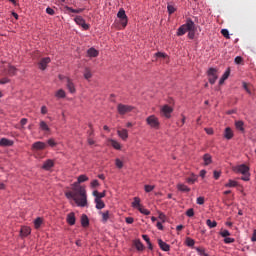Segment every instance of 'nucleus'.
I'll return each instance as SVG.
<instances>
[{
	"label": "nucleus",
	"mask_w": 256,
	"mask_h": 256,
	"mask_svg": "<svg viewBox=\"0 0 256 256\" xmlns=\"http://www.w3.org/2000/svg\"><path fill=\"white\" fill-rule=\"evenodd\" d=\"M67 199H73L78 207H87V190L85 187H76L72 191L66 192Z\"/></svg>",
	"instance_id": "1"
},
{
	"label": "nucleus",
	"mask_w": 256,
	"mask_h": 256,
	"mask_svg": "<svg viewBox=\"0 0 256 256\" xmlns=\"http://www.w3.org/2000/svg\"><path fill=\"white\" fill-rule=\"evenodd\" d=\"M195 22L191 20V18H188L186 20V23L180 26L177 30V36L178 37H183L187 31H195Z\"/></svg>",
	"instance_id": "2"
},
{
	"label": "nucleus",
	"mask_w": 256,
	"mask_h": 256,
	"mask_svg": "<svg viewBox=\"0 0 256 256\" xmlns=\"http://www.w3.org/2000/svg\"><path fill=\"white\" fill-rule=\"evenodd\" d=\"M232 170L234 171V173H240L241 175H243L241 177V180L242 181H249V177H250V174H249V166L245 165V164H241V165H238V166H234L232 168Z\"/></svg>",
	"instance_id": "3"
},
{
	"label": "nucleus",
	"mask_w": 256,
	"mask_h": 256,
	"mask_svg": "<svg viewBox=\"0 0 256 256\" xmlns=\"http://www.w3.org/2000/svg\"><path fill=\"white\" fill-rule=\"evenodd\" d=\"M146 123L151 127V129H159L160 127V122L159 118L155 115H150L149 117L146 118Z\"/></svg>",
	"instance_id": "4"
},
{
	"label": "nucleus",
	"mask_w": 256,
	"mask_h": 256,
	"mask_svg": "<svg viewBox=\"0 0 256 256\" xmlns=\"http://www.w3.org/2000/svg\"><path fill=\"white\" fill-rule=\"evenodd\" d=\"M117 111L119 115H127V113H131V111H133V106L118 104Z\"/></svg>",
	"instance_id": "5"
},
{
	"label": "nucleus",
	"mask_w": 256,
	"mask_h": 256,
	"mask_svg": "<svg viewBox=\"0 0 256 256\" xmlns=\"http://www.w3.org/2000/svg\"><path fill=\"white\" fill-rule=\"evenodd\" d=\"M208 74V81L209 83H211V85H215V82L218 79V75H217V69L215 68H210L207 72Z\"/></svg>",
	"instance_id": "6"
},
{
	"label": "nucleus",
	"mask_w": 256,
	"mask_h": 256,
	"mask_svg": "<svg viewBox=\"0 0 256 256\" xmlns=\"http://www.w3.org/2000/svg\"><path fill=\"white\" fill-rule=\"evenodd\" d=\"M117 17L118 19H120V23L122 27L124 28L127 27V22H128L127 14H125V10L123 8L118 11Z\"/></svg>",
	"instance_id": "7"
},
{
	"label": "nucleus",
	"mask_w": 256,
	"mask_h": 256,
	"mask_svg": "<svg viewBox=\"0 0 256 256\" xmlns=\"http://www.w3.org/2000/svg\"><path fill=\"white\" fill-rule=\"evenodd\" d=\"M172 113H173V108L169 105H164L161 108V115H162V117H165L166 119H170Z\"/></svg>",
	"instance_id": "8"
},
{
	"label": "nucleus",
	"mask_w": 256,
	"mask_h": 256,
	"mask_svg": "<svg viewBox=\"0 0 256 256\" xmlns=\"http://www.w3.org/2000/svg\"><path fill=\"white\" fill-rule=\"evenodd\" d=\"M74 21H75V23H76L77 25H80V27L83 28L84 31L89 30V24H87V23L85 22V19H83V17H81V16H76V17L74 18Z\"/></svg>",
	"instance_id": "9"
},
{
	"label": "nucleus",
	"mask_w": 256,
	"mask_h": 256,
	"mask_svg": "<svg viewBox=\"0 0 256 256\" xmlns=\"http://www.w3.org/2000/svg\"><path fill=\"white\" fill-rule=\"evenodd\" d=\"M47 149V144L45 142L37 141L32 144V151H43Z\"/></svg>",
	"instance_id": "10"
},
{
	"label": "nucleus",
	"mask_w": 256,
	"mask_h": 256,
	"mask_svg": "<svg viewBox=\"0 0 256 256\" xmlns=\"http://www.w3.org/2000/svg\"><path fill=\"white\" fill-rule=\"evenodd\" d=\"M3 73L9 75V77H14V75H17V68L8 64L7 68H4Z\"/></svg>",
	"instance_id": "11"
},
{
	"label": "nucleus",
	"mask_w": 256,
	"mask_h": 256,
	"mask_svg": "<svg viewBox=\"0 0 256 256\" xmlns=\"http://www.w3.org/2000/svg\"><path fill=\"white\" fill-rule=\"evenodd\" d=\"M48 63H51V58L49 57L42 58L38 63L39 69H41V71H45V69H47Z\"/></svg>",
	"instance_id": "12"
},
{
	"label": "nucleus",
	"mask_w": 256,
	"mask_h": 256,
	"mask_svg": "<svg viewBox=\"0 0 256 256\" xmlns=\"http://www.w3.org/2000/svg\"><path fill=\"white\" fill-rule=\"evenodd\" d=\"M77 221V218L75 217V213L74 212H70L69 214H67V217H66V222L68 223V225H75Z\"/></svg>",
	"instance_id": "13"
},
{
	"label": "nucleus",
	"mask_w": 256,
	"mask_h": 256,
	"mask_svg": "<svg viewBox=\"0 0 256 256\" xmlns=\"http://www.w3.org/2000/svg\"><path fill=\"white\" fill-rule=\"evenodd\" d=\"M117 134L122 141H127V139H129V132L127 129L118 130Z\"/></svg>",
	"instance_id": "14"
},
{
	"label": "nucleus",
	"mask_w": 256,
	"mask_h": 256,
	"mask_svg": "<svg viewBox=\"0 0 256 256\" xmlns=\"http://www.w3.org/2000/svg\"><path fill=\"white\" fill-rule=\"evenodd\" d=\"M39 129L40 131H44V133H49V131H51V128H49V125L44 120H40Z\"/></svg>",
	"instance_id": "15"
},
{
	"label": "nucleus",
	"mask_w": 256,
	"mask_h": 256,
	"mask_svg": "<svg viewBox=\"0 0 256 256\" xmlns=\"http://www.w3.org/2000/svg\"><path fill=\"white\" fill-rule=\"evenodd\" d=\"M0 147H13V140L2 138L0 140Z\"/></svg>",
	"instance_id": "16"
},
{
	"label": "nucleus",
	"mask_w": 256,
	"mask_h": 256,
	"mask_svg": "<svg viewBox=\"0 0 256 256\" xmlns=\"http://www.w3.org/2000/svg\"><path fill=\"white\" fill-rule=\"evenodd\" d=\"M55 162H53V160L48 159L44 162L42 169H44L45 171H49V169H51L52 167H54Z\"/></svg>",
	"instance_id": "17"
},
{
	"label": "nucleus",
	"mask_w": 256,
	"mask_h": 256,
	"mask_svg": "<svg viewBox=\"0 0 256 256\" xmlns=\"http://www.w3.org/2000/svg\"><path fill=\"white\" fill-rule=\"evenodd\" d=\"M158 245L162 251H170L171 249V246L161 239H158Z\"/></svg>",
	"instance_id": "18"
},
{
	"label": "nucleus",
	"mask_w": 256,
	"mask_h": 256,
	"mask_svg": "<svg viewBox=\"0 0 256 256\" xmlns=\"http://www.w3.org/2000/svg\"><path fill=\"white\" fill-rule=\"evenodd\" d=\"M66 11H67L68 15H71L73 13H77V14L83 13V11H85V9H83V8L73 9L69 6H66Z\"/></svg>",
	"instance_id": "19"
},
{
	"label": "nucleus",
	"mask_w": 256,
	"mask_h": 256,
	"mask_svg": "<svg viewBox=\"0 0 256 256\" xmlns=\"http://www.w3.org/2000/svg\"><path fill=\"white\" fill-rule=\"evenodd\" d=\"M21 237H27L28 235H31V228L27 226H23L20 230Z\"/></svg>",
	"instance_id": "20"
},
{
	"label": "nucleus",
	"mask_w": 256,
	"mask_h": 256,
	"mask_svg": "<svg viewBox=\"0 0 256 256\" xmlns=\"http://www.w3.org/2000/svg\"><path fill=\"white\" fill-rule=\"evenodd\" d=\"M67 81V89L70 93H75L76 89H75V84H73V81H71V79L66 78Z\"/></svg>",
	"instance_id": "21"
},
{
	"label": "nucleus",
	"mask_w": 256,
	"mask_h": 256,
	"mask_svg": "<svg viewBox=\"0 0 256 256\" xmlns=\"http://www.w3.org/2000/svg\"><path fill=\"white\" fill-rule=\"evenodd\" d=\"M99 214L102 216V223H107V221H109V218L111 217V213L109 211H100Z\"/></svg>",
	"instance_id": "22"
},
{
	"label": "nucleus",
	"mask_w": 256,
	"mask_h": 256,
	"mask_svg": "<svg viewBox=\"0 0 256 256\" xmlns=\"http://www.w3.org/2000/svg\"><path fill=\"white\" fill-rule=\"evenodd\" d=\"M132 207L138 210L143 207V205H141V199L139 197H134V201L132 202Z\"/></svg>",
	"instance_id": "23"
},
{
	"label": "nucleus",
	"mask_w": 256,
	"mask_h": 256,
	"mask_svg": "<svg viewBox=\"0 0 256 256\" xmlns=\"http://www.w3.org/2000/svg\"><path fill=\"white\" fill-rule=\"evenodd\" d=\"M91 77H93V72H91V68L86 67L84 69V79H86V81H89Z\"/></svg>",
	"instance_id": "24"
},
{
	"label": "nucleus",
	"mask_w": 256,
	"mask_h": 256,
	"mask_svg": "<svg viewBox=\"0 0 256 256\" xmlns=\"http://www.w3.org/2000/svg\"><path fill=\"white\" fill-rule=\"evenodd\" d=\"M177 189H178V191H182L183 193H189V191H191V188H189V187H187V185L181 184V183H179L177 185Z\"/></svg>",
	"instance_id": "25"
},
{
	"label": "nucleus",
	"mask_w": 256,
	"mask_h": 256,
	"mask_svg": "<svg viewBox=\"0 0 256 256\" xmlns=\"http://www.w3.org/2000/svg\"><path fill=\"white\" fill-rule=\"evenodd\" d=\"M109 143H110V145L114 148V149H116V150H121V143H119L118 141H116V140H114V139H110L109 140Z\"/></svg>",
	"instance_id": "26"
},
{
	"label": "nucleus",
	"mask_w": 256,
	"mask_h": 256,
	"mask_svg": "<svg viewBox=\"0 0 256 256\" xmlns=\"http://www.w3.org/2000/svg\"><path fill=\"white\" fill-rule=\"evenodd\" d=\"M81 225L82 227H89V217H87L85 214L81 216Z\"/></svg>",
	"instance_id": "27"
},
{
	"label": "nucleus",
	"mask_w": 256,
	"mask_h": 256,
	"mask_svg": "<svg viewBox=\"0 0 256 256\" xmlns=\"http://www.w3.org/2000/svg\"><path fill=\"white\" fill-rule=\"evenodd\" d=\"M224 137L225 139H233V130H231V128H226L225 132H224Z\"/></svg>",
	"instance_id": "28"
},
{
	"label": "nucleus",
	"mask_w": 256,
	"mask_h": 256,
	"mask_svg": "<svg viewBox=\"0 0 256 256\" xmlns=\"http://www.w3.org/2000/svg\"><path fill=\"white\" fill-rule=\"evenodd\" d=\"M88 57H99V51H97L95 48H90L87 51Z\"/></svg>",
	"instance_id": "29"
},
{
	"label": "nucleus",
	"mask_w": 256,
	"mask_h": 256,
	"mask_svg": "<svg viewBox=\"0 0 256 256\" xmlns=\"http://www.w3.org/2000/svg\"><path fill=\"white\" fill-rule=\"evenodd\" d=\"M134 246L136 247L137 251H143L145 249V246L141 242V240H135Z\"/></svg>",
	"instance_id": "30"
},
{
	"label": "nucleus",
	"mask_w": 256,
	"mask_h": 256,
	"mask_svg": "<svg viewBox=\"0 0 256 256\" xmlns=\"http://www.w3.org/2000/svg\"><path fill=\"white\" fill-rule=\"evenodd\" d=\"M96 209H105V202L99 198H95Z\"/></svg>",
	"instance_id": "31"
},
{
	"label": "nucleus",
	"mask_w": 256,
	"mask_h": 256,
	"mask_svg": "<svg viewBox=\"0 0 256 256\" xmlns=\"http://www.w3.org/2000/svg\"><path fill=\"white\" fill-rule=\"evenodd\" d=\"M197 179H198L197 175L191 174L190 177L186 178V183H188L189 185H193V183H195Z\"/></svg>",
	"instance_id": "32"
},
{
	"label": "nucleus",
	"mask_w": 256,
	"mask_h": 256,
	"mask_svg": "<svg viewBox=\"0 0 256 256\" xmlns=\"http://www.w3.org/2000/svg\"><path fill=\"white\" fill-rule=\"evenodd\" d=\"M239 185V182L238 181H235V180H228V183H226L224 185V187H228V188H231V187H237Z\"/></svg>",
	"instance_id": "33"
},
{
	"label": "nucleus",
	"mask_w": 256,
	"mask_h": 256,
	"mask_svg": "<svg viewBox=\"0 0 256 256\" xmlns=\"http://www.w3.org/2000/svg\"><path fill=\"white\" fill-rule=\"evenodd\" d=\"M203 161H204V165H211V163L213 162L209 154H204Z\"/></svg>",
	"instance_id": "34"
},
{
	"label": "nucleus",
	"mask_w": 256,
	"mask_h": 256,
	"mask_svg": "<svg viewBox=\"0 0 256 256\" xmlns=\"http://www.w3.org/2000/svg\"><path fill=\"white\" fill-rule=\"evenodd\" d=\"M55 97H57V99H65L66 94H65V90L60 89L55 93Z\"/></svg>",
	"instance_id": "35"
},
{
	"label": "nucleus",
	"mask_w": 256,
	"mask_h": 256,
	"mask_svg": "<svg viewBox=\"0 0 256 256\" xmlns=\"http://www.w3.org/2000/svg\"><path fill=\"white\" fill-rule=\"evenodd\" d=\"M206 225L210 228V229H215V227H217V221H211V219H207L206 220Z\"/></svg>",
	"instance_id": "36"
},
{
	"label": "nucleus",
	"mask_w": 256,
	"mask_h": 256,
	"mask_svg": "<svg viewBox=\"0 0 256 256\" xmlns=\"http://www.w3.org/2000/svg\"><path fill=\"white\" fill-rule=\"evenodd\" d=\"M245 124L243 123V121H236L235 122V127L236 129H238V131H245V128L243 127Z\"/></svg>",
	"instance_id": "37"
},
{
	"label": "nucleus",
	"mask_w": 256,
	"mask_h": 256,
	"mask_svg": "<svg viewBox=\"0 0 256 256\" xmlns=\"http://www.w3.org/2000/svg\"><path fill=\"white\" fill-rule=\"evenodd\" d=\"M94 197H96V199H103V197H105V192H101L99 193V191L95 190L93 192Z\"/></svg>",
	"instance_id": "38"
},
{
	"label": "nucleus",
	"mask_w": 256,
	"mask_h": 256,
	"mask_svg": "<svg viewBox=\"0 0 256 256\" xmlns=\"http://www.w3.org/2000/svg\"><path fill=\"white\" fill-rule=\"evenodd\" d=\"M85 181H89V177H87V175L82 174L78 177V183H85Z\"/></svg>",
	"instance_id": "39"
},
{
	"label": "nucleus",
	"mask_w": 256,
	"mask_h": 256,
	"mask_svg": "<svg viewBox=\"0 0 256 256\" xmlns=\"http://www.w3.org/2000/svg\"><path fill=\"white\" fill-rule=\"evenodd\" d=\"M42 224H43V219H41V218H37V219L34 221V225H35V228H36V229H39V227H41Z\"/></svg>",
	"instance_id": "40"
},
{
	"label": "nucleus",
	"mask_w": 256,
	"mask_h": 256,
	"mask_svg": "<svg viewBox=\"0 0 256 256\" xmlns=\"http://www.w3.org/2000/svg\"><path fill=\"white\" fill-rule=\"evenodd\" d=\"M167 9H168L169 15H173V13H175V11H177V8H175V6L170 5V4H168Z\"/></svg>",
	"instance_id": "41"
},
{
	"label": "nucleus",
	"mask_w": 256,
	"mask_h": 256,
	"mask_svg": "<svg viewBox=\"0 0 256 256\" xmlns=\"http://www.w3.org/2000/svg\"><path fill=\"white\" fill-rule=\"evenodd\" d=\"M230 75H231V68H227V70L222 75V79H225L227 81V79H229Z\"/></svg>",
	"instance_id": "42"
},
{
	"label": "nucleus",
	"mask_w": 256,
	"mask_h": 256,
	"mask_svg": "<svg viewBox=\"0 0 256 256\" xmlns=\"http://www.w3.org/2000/svg\"><path fill=\"white\" fill-rule=\"evenodd\" d=\"M138 211H140L142 215H151V211H149L148 209H145V207L143 206L139 208Z\"/></svg>",
	"instance_id": "43"
},
{
	"label": "nucleus",
	"mask_w": 256,
	"mask_h": 256,
	"mask_svg": "<svg viewBox=\"0 0 256 256\" xmlns=\"http://www.w3.org/2000/svg\"><path fill=\"white\" fill-rule=\"evenodd\" d=\"M186 245L188 247H193L195 245V240L191 239V238H186Z\"/></svg>",
	"instance_id": "44"
},
{
	"label": "nucleus",
	"mask_w": 256,
	"mask_h": 256,
	"mask_svg": "<svg viewBox=\"0 0 256 256\" xmlns=\"http://www.w3.org/2000/svg\"><path fill=\"white\" fill-rule=\"evenodd\" d=\"M153 189H155V186H153V185H145L144 186V191L146 193H151V191H153Z\"/></svg>",
	"instance_id": "45"
},
{
	"label": "nucleus",
	"mask_w": 256,
	"mask_h": 256,
	"mask_svg": "<svg viewBox=\"0 0 256 256\" xmlns=\"http://www.w3.org/2000/svg\"><path fill=\"white\" fill-rule=\"evenodd\" d=\"M221 34L223 35V37H225V39H231V37L229 36V30L222 29Z\"/></svg>",
	"instance_id": "46"
},
{
	"label": "nucleus",
	"mask_w": 256,
	"mask_h": 256,
	"mask_svg": "<svg viewBox=\"0 0 256 256\" xmlns=\"http://www.w3.org/2000/svg\"><path fill=\"white\" fill-rule=\"evenodd\" d=\"M115 165L118 169H123V161H121L119 158L115 160Z\"/></svg>",
	"instance_id": "47"
},
{
	"label": "nucleus",
	"mask_w": 256,
	"mask_h": 256,
	"mask_svg": "<svg viewBox=\"0 0 256 256\" xmlns=\"http://www.w3.org/2000/svg\"><path fill=\"white\" fill-rule=\"evenodd\" d=\"M7 83H11V79L7 77L0 79V85H7Z\"/></svg>",
	"instance_id": "48"
},
{
	"label": "nucleus",
	"mask_w": 256,
	"mask_h": 256,
	"mask_svg": "<svg viewBox=\"0 0 256 256\" xmlns=\"http://www.w3.org/2000/svg\"><path fill=\"white\" fill-rule=\"evenodd\" d=\"M220 235H221V237H225V239H226L227 237H229L231 235V233L229 232V230H222L220 232Z\"/></svg>",
	"instance_id": "49"
},
{
	"label": "nucleus",
	"mask_w": 256,
	"mask_h": 256,
	"mask_svg": "<svg viewBox=\"0 0 256 256\" xmlns=\"http://www.w3.org/2000/svg\"><path fill=\"white\" fill-rule=\"evenodd\" d=\"M155 57H158V59H166L167 55L163 52H157Z\"/></svg>",
	"instance_id": "50"
},
{
	"label": "nucleus",
	"mask_w": 256,
	"mask_h": 256,
	"mask_svg": "<svg viewBox=\"0 0 256 256\" xmlns=\"http://www.w3.org/2000/svg\"><path fill=\"white\" fill-rule=\"evenodd\" d=\"M243 87L248 95H251V89H249V84L247 82H243Z\"/></svg>",
	"instance_id": "51"
},
{
	"label": "nucleus",
	"mask_w": 256,
	"mask_h": 256,
	"mask_svg": "<svg viewBox=\"0 0 256 256\" xmlns=\"http://www.w3.org/2000/svg\"><path fill=\"white\" fill-rule=\"evenodd\" d=\"M186 215L187 217H193V215H195V211L193 210V208H190L186 211Z\"/></svg>",
	"instance_id": "52"
},
{
	"label": "nucleus",
	"mask_w": 256,
	"mask_h": 256,
	"mask_svg": "<svg viewBox=\"0 0 256 256\" xmlns=\"http://www.w3.org/2000/svg\"><path fill=\"white\" fill-rule=\"evenodd\" d=\"M224 243H226V245H229L230 243H235V239L234 238L226 237L224 239Z\"/></svg>",
	"instance_id": "53"
},
{
	"label": "nucleus",
	"mask_w": 256,
	"mask_h": 256,
	"mask_svg": "<svg viewBox=\"0 0 256 256\" xmlns=\"http://www.w3.org/2000/svg\"><path fill=\"white\" fill-rule=\"evenodd\" d=\"M196 203L198 204V205H204V203H205V198L204 197H198L197 198V200H196Z\"/></svg>",
	"instance_id": "54"
},
{
	"label": "nucleus",
	"mask_w": 256,
	"mask_h": 256,
	"mask_svg": "<svg viewBox=\"0 0 256 256\" xmlns=\"http://www.w3.org/2000/svg\"><path fill=\"white\" fill-rule=\"evenodd\" d=\"M90 185L92 189H96V187H99V180H93Z\"/></svg>",
	"instance_id": "55"
},
{
	"label": "nucleus",
	"mask_w": 256,
	"mask_h": 256,
	"mask_svg": "<svg viewBox=\"0 0 256 256\" xmlns=\"http://www.w3.org/2000/svg\"><path fill=\"white\" fill-rule=\"evenodd\" d=\"M48 145H49L50 147H55V146L57 145V142H55V139L50 138V139L48 140Z\"/></svg>",
	"instance_id": "56"
},
{
	"label": "nucleus",
	"mask_w": 256,
	"mask_h": 256,
	"mask_svg": "<svg viewBox=\"0 0 256 256\" xmlns=\"http://www.w3.org/2000/svg\"><path fill=\"white\" fill-rule=\"evenodd\" d=\"M188 38L195 39V30L188 31Z\"/></svg>",
	"instance_id": "57"
},
{
	"label": "nucleus",
	"mask_w": 256,
	"mask_h": 256,
	"mask_svg": "<svg viewBox=\"0 0 256 256\" xmlns=\"http://www.w3.org/2000/svg\"><path fill=\"white\" fill-rule=\"evenodd\" d=\"M235 63L236 65H241V63H243V58L241 56H237L235 58Z\"/></svg>",
	"instance_id": "58"
},
{
	"label": "nucleus",
	"mask_w": 256,
	"mask_h": 256,
	"mask_svg": "<svg viewBox=\"0 0 256 256\" xmlns=\"http://www.w3.org/2000/svg\"><path fill=\"white\" fill-rule=\"evenodd\" d=\"M46 13L48 15H55V10H53L52 8L48 7L46 8Z\"/></svg>",
	"instance_id": "59"
},
{
	"label": "nucleus",
	"mask_w": 256,
	"mask_h": 256,
	"mask_svg": "<svg viewBox=\"0 0 256 256\" xmlns=\"http://www.w3.org/2000/svg\"><path fill=\"white\" fill-rule=\"evenodd\" d=\"M196 251H197V253H199V255H204V253H205V249H203V248H196Z\"/></svg>",
	"instance_id": "60"
},
{
	"label": "nucleus",
	"mask_w": 256,
	"mask_h": 256,
	"mask_svg": "<svg viewBox=\"0 0 256 256\" xmlns=\"http://www.w3.org/2000/svg\"><path fill=\"white\" fill-rule=\"evenodd\" d=\"M125 221H126V223H128V225H131V224H133L134 219H133V217H127Z\"/></svg>",
	"instance_id": "61"
},
{
	"label": "nucleus",
	"mask_w": 256,
	"mask_h": 256,
	"mask_svg": "<svg viewBox=\"0 0 256 256\" xmlns=\"http://www.w3.org/2000/svg\"><path fill=\"white\" fill-rule=\"evenodd\" d=\"M221 177V172L219 171H214V179H219Z\"/></svg>",
	"instance_id": "62"
},
{
	"label": "nucleus",
	"mask_w": 256,
	"mask_h": 256,
	"mask_svg": "<svg viewBox=\"0 0 256 256\" xmlns=\"http://www.w3.org/2000/svg\"><path fill=\"white\" fill-rule=\"evenodd\" d=\"M41 113H42V115H47V106L41 107Z\"/></svg>",
	"instance_id": "63"
},
{
	"label": "nucleus",
	"mask_w": 256,
	"mask_h": 256,
	"mask_svg": "<svg viewBox=\"0 0 256 256\" xmlns=\"http://www.w3.org/2000/svg\"><path fill=\"white\" fill-rule=\"evenodd\" d=\"M251 241H253V242L256 241V229L254 230V232H253V234H252Z\"/></svg>",
	"instance_id": "64"
}]
</instances>
